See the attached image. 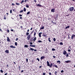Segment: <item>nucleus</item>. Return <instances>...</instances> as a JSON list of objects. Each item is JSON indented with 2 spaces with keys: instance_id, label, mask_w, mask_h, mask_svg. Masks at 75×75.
<instances>
[{
  "instance_id": "f257e3e1",
  "label": "nucleus",
  "mask_w": 75,
  "mask_h": 75,
  "mask_svg": "<svg viewBox=\"0 0 75 75\" xmlns=\"http://www.w3.org/2000/svg\"><path fill=\"white\" fill-rule=\"evenodd\" d=\"M47 66H48V67H49L50 68L52 67V63H51L50 65V63H49V62L47 61Z\"/></svg>"
},
{
  "instance_id": "f03ea898",
  "label": "nucleus",
  "mask_w": 75,
  "mask_h": 75,
  "mask_svg": "<svg viewBox=\"0 0 75 75\" xmlns=\"http://www.w3.org/2000/svg\"><path fill=\"white\" fill-rule=\"evenodd\" d=\"M74 7H71L69 8V11H74Z\"/></svg>"
},
{
  "instance_id": "7ed1b4c3",
  "label": "nucleus",
  "mask_w": 75,
  "mask_h": 75,
  "mask_svg": "<svg viewBox=\"0 0 75 75\" xmlns=\"http://www.w3.org/2000/svg\"><path fill=\"white\" fill-rule=\"evenodd\" d=\"M30 37H31V35H29L28 36V37H27V39L28 40H30Z\"/></svg>"
},
{
  "instance_id": "20e7f679",
  "label": "nucleus",
  "mask_w": 75,
  "mask_h": 75,
  "mask_svg": "<svg viewBox=\"0 0 75 75\" xmlns=\"http://www.w3.org/2000/svg\"><path fill=\"white\" fill-rule=\"evenodd\" d=\"M74 37H75V34H73L71 35V39H73L74 38Z\"/></svg>"
},
{
  "instance_id": "39448f33",
  "label": "nucleus",
  "mask_w": 75,
  "mask_h": 75,
  "mask_svg": "<svg viewBox=\"0 0 75 75\" xmlns=\"http://www.w3.org/2000/svg\"><path fill=\"white\" fill-rule=\"evenodd\" d=\"M71 62V60H67V61H65V62H66L67 63H69V62Z\"/></svg>"
},
{
  "instance_id": "423d86ee",
  "label": "nucleus",
  "mask_w": 75,
  "mask_h": 75,
  "mask_svg": "<svg viewBox=\"0 0 75 75\" xmlns=\"http://www.w3.org/2000/svg\"><path fill=\"white\" fill-rule=\"evenodd\" d=\"M63 54L64 55H66V54H67V51L65 50H64L63 52Z\"/></svg>"
},
{
  "instance_id": "0eeeda50",
  "label": "nucleus",
  "mask_w": 75,
  "mask_h": 75,
  "mask_svg": "<svg viewBox=\"0 0 75 75\" xmlns=\"http://www.w3.org/2000/svg\"><path fill=\"white\" fill-rule=\"evenodd\" d=\"M10 38L8 37H7V41H8V42H10Z\"/></svg>"
},
{
  "instance_id": "6e6552de",
  "label": "nucleus",
  "mask_w": 75,
  "mask_h": 75,
  "mask_svg": "<svg viewBox=\"0 0 75 75\" xmlns=\"http://www.w3.org/2000/svg\"><path fill=\"white\" fill-rule=\"evenodd\" d=\"M51 11L53 13H54V12H55V9H52L51 10Z\"/></svg>"
},
{
  "instance_id": "1a4fd4ad",
  "label": "nucleus",
  "mask_w": 75,
  "mask_h": 75,
  "mask_svg": "<svg viewBox=\"0 0 75 75\" xmlns=\"http://www.w3.org/2000/svg\"><path fill=\"white\" fill-rule=\"evenodd\" d=\"M37 6H39L40 7H42V5L40 4H36Z\"/></svg>"
},
{
  "instance_id": "9d476101",
  "label": "nucleus",
  "mask_w": 75,
  "mask_h": 75,
  "mask_svg": "<svg viewBox=\"0 0 75 75\" xmlns=\"http://www.w3.org/2000/svg\"><path fill=\"white\" fill-rule=\"evenodd\" d=\"M10 48H15L16 47L15 46H14L13 45H11L10 46Z\"/></svg>"
},
{
  "instance_id": "9b49d317",
  "label": "nucleus",
  "mask_w": 75,
  "mask_h": 75,
  "mask_svg": "<svg viewBox=\"0 0 75 75\" xmlns=\"http://www.w3.org/2000/svg\"><path fill=\"white\" fill-rule=\"evenodd\" d=\"M41 34H42V33L40 32L39 33V37H41Z\"/></svg>"
},
{
  "instance_id": "f8f14e48",
  "label": "nucleus",
  "mask_w": 75,
  "mask_h": 75,
  "mask_svg": "<svg viewBox=\"0 0 75 75\" xmlns=\"http://www.w3.org/2000/svg\"><path fill=\"white\" fill-rule=\"evenodd\" d=\"M5 52L6 53H7L8 54V53H9V52L8 50H6L5 51Z\"/></svg>"
},
{
  "instance_id": "ddd939ff",
  "label": "nucleus",
  "mask_w": 75,
  "mask_h": 75,
  "mask_svg": "<svg viewBox=\"0 0 75 75\" xmlns=\"http://www.w3.org/2000/svg\"><path fill=\"white\" fill-rule=\"evenodd\" d=\"M45 59V57L44 56H42L41 57V59Z\"/></svg>"
},
{
  "instance_id": "4468645a",
  "label": "nucleus",
  "mask_w": 75,
  "mask_h": 75,
  "mask_svg": "<svg viewBox=\"0 0 75 75\" xmlns=\"http://www.w3.org/2000/svg\"><path fill=\"white\" fill-rule=\"evenodd\" d=\"M30 47H35V45H30Z\"/></svg>"
},
{
  "instance_id": "2eb2a0df",
  "label": "nucleus",
  "mask_w": 75,
  "mask_h": 75,
  "mask_svg": "<svg viewBox=\"0 0 75 75\" xmlns=\"http://www.w3.org/2000/svg\"><path fill=\"white\" fill-rule=\"evenodd\" d=\"M18 68H19L18 71H20L21 70V67L20 66H19Z\"/></svg>"
},
{
  "instance_id": "dca6fc26",
  "label": "nucleus",
  "mask_w": 75,
  "mask_h": 75,
  "mask_svg": "<svg viewBox=\"0 0 75 75\" xmlns=\"http://www.w3.org/2000/svg\"><path fill=\"white\" fill-rule=\"evenodd\" d=\"M42 35V36H43V37H47V35H45V34H44V33L43 34V35Z\"/></svg>"
},
{
  "instance_id": "f3484780",
  "label": "nucleus",
  "mask_w": 75,
  "mask_h": 75,
  "mask_svg": "<svg viewBox=\"0 0 75 75\" xmlns=\"http://www.w3.org/2000/svg\"><path fill=\"white\" fill-rule=\"evenodd\" d=\"M44 28V26H42V27H41L40 28V30H43Z\"/></svg>"
},
{
  "instance_id": "a211bd4d",
  "label": "nucleus",
  "mask_w": 75,
  "mask_h": 75,
  "mask_svg": "<svg viewBox=\"0 0 75 75\" xmlns=\"http://www.w3.org/2000/svg\"><path fill=\"white\" fill-rule=\"evenodd\" d=\"M70 26H67V27H65V28L66 29H67V28H69Z\"/></svg>"
},
{
  "instance_id": "6ab92c4d",
  "label": "nucleus",
  "mask_w": 75,
  "mask_h": 75,
  "mask_svg": "<svg viewBox=\"0 0 75 75\" xmlns=\"http://www.w3.org/2000/svg\"><path fill=\"white\" fill-rule=\"evenodd\" d=\"M37 40V38L35 37L33 39V41H35V40Z\"/></svg>"
},
{
  "instance_id": "aec40b11",
  "label": "nucleus",
  "mask_w": 75,
  "mask_h": 75,
  "mask_svg": "<svg viewBox=\"0 0 75 75\" xmlns=\"http://www.w3.org/2000/svg\"><path fill=\"white\" fill-rule=\"evenodd\" d=\"M28 46L27 45H24V47L25 48H28Z\"/></svg>"
},
{
  "instance_id": "412c9836",
  "label": "nucleus",
  "mask_w": 75,
  "mask_h": 75,
  "mask_svg": "<svg viewBox=\"0 0 75 75\" xmlns=\"http://www.w3.org/2000/svg\"><path fill=\"white\" fill-rule=\"evenodd\" d=\"M53 66L55 67V68H58V66H57V65H54V66Z\"/></svg>"
},
{
  "instance_id": "4be33fe9",
  "label": "nucleus",
  "mask_w": 75,
  "mask_h": 75,
  "mask_svg": "<svg viewBox=\"0 0 75 75\" xmlns=\"http://www.w3.org/2000/svg\"><path fill=\"white\" fill-rule=\"evenodd\" d=\"M66 57H69L68 55V53H66Z\"/></svg>"
},
{
  "instance_id": "5701e85b",
  "label": "nucleus",
  "mask_w": 75,
  "mask_h": 75,
  "mask_svg": "<svg viewBox=\"0 0 75 75\" xmlns=\"http://www.w3.org/2000/svg\"><path fill=\"white\" fill-rule=\"evenodd\" d=\"M30 50H31V51H33L34 50V49L33 48H30Z\"/></svg>"
},
{
  "instance_id": "b1692460",
  "label": "nucleus",
  "mask_w": 75,
  "mask_h": 75,
  "mask_svg": "<svg viewBox=\"0 0 75 75\" xmlns=\"http://www.w3.org/2000/svg\"><path fill=\"white\" fill-rule=\"evenodd\" d=\"M26 7H27V8H29V6L28 5H27V4L26 5Z\"/></svg>"
},
{
  "instance_id": "393cba45",
  "label": "nucleus",
  "mask_w": 75,
  "mask_h": 75,
  "mask_svg": "<svg viewBox=\"0 0 75 75\" xmlns=\"http://www.w3.org/2000/svg\"><path fill=\"white\" fill-rule=\"evenodd\" d=\"M57 63H59V64H61V61H57Z\"/></svg>"
},
{
  "instance_id": "a878e982",
  "label": "nucleus",
  "mask_w": 75,
  "mask_h": 75,
  "mask_svg": "<svg viewBox=\"0 0 75 75\" xmlns=\"http://www.w3.org/2000/svg\"><path fill=\"white\" fill-rule=\"evenodd\" d=\"M29 1V0H25V3H26V2H27Z\"/></svg>"
},
{
  "instance_id": "bb28decb",
  "label": "nucleus",
  "mask_w": 75,
  "mask_h": 75,
  "mask_svg": "<svg viewBox=\"0 0 75 75\" xmlns=\"http://www.w3.org/2000/svg\"><path fill=\"white\" fill-rule=\"evenodd\" d=\"M23 11H24L25 12L26 11V9L25 8H24L23 9Z\"/></svg>"
},
{
  "instance_id": "cd10ccee",
  "label": "nucleus",
  "mask_w": 75,
  "mask_h": 75,
  "mask_svg": "<svg viewBox=\"0 0 75 75\" xmlns=\"http://www.w3.org/2000/svg\"><path fill=\"white\" fill-rule=\"evenodd\" d=\"M70 49V50H71V46H69V47L68 48V49Z\"/></svg>"
},
{
  "instance_id": "c85d7f7f",
  "label": "nucleus",
  "mask_w": 75,
  "mask_h": 75,
  "mask_svg": "<svg viewBox=\"0 0 75 75\" xmlns=\"http://www.w3.org/2000/svg\"><path fill=\"white\" fill-rule=\"evenodd\" d=\"M16 4L17 6H18V5H20V4L17 3H16Z\"/></svg>"
},
{
  "instance_id": "c756f323",
  "label": "nucleus",
  "mask_w": 75,
  "mask_h": 75,
  "mask_svg": "<svg viewBox=\"0 0 75 75\" xmlns=\"http://www.w3.org/2000/svg\"><path fill=\"white\" fill-rule=\"evenodd\" d=\"M30 12L28 11L27 13V15L30 14Z\"/></svg>"
},
{
  "instance_id": "7c9ffc66",
  "label": "nucleus",
  "mask_w": 75,
  "mask_h": 75,
  "mask_svg": "<svg viewBox=\"0 0 75 75\" xmlns=\"http://www.w3.org/2000/svg\"><path fill=\"white\" fill-rule=\"evenodd\" d=\"M29 35V33L27 32L26 33V35Z\"/></svg>"
},
{
  "instance_id": "2f4dec72",
  "label": "nucleus",
  "mask_w": 75,
  "mask_h": 75,
  "mask_svg": "<svg viewBox=\"0 0 75 75\" xmlns=\"http://www.w3.org/2000/svg\"><path fill=\"white\" fill-rule=\"evenodd\" d=\"M15 45H16V46H17V42H15Z\"/></svg>"
},
{
  "instance_id": "473e14b6",
  "label": "nucleus",
  "mask_w": 75,
  "mask_h": 75,
  "mask_svg": "<svg viewBox=\"0 0 75 75\" xmlns=\"http://www.w3.org/2000/svg\"><path fill=\"white\" fill-rule=\"evenodd\" d=\"M48 40H49V42H51V40H50V38H49Z\"/></svg>"
},
{
  "instance_id": "72a5a7b5",
  "label": "nucleus",
  "mask_w": 75,
  "mask_h": 75,
  "mask_svg": "<svg viewBox=\"0 0 75 75\" xmlns=\"http://www.w3.org/2000/svg\"><path fill=\"white\" fill-rule=\"evenodd\" d=\"M7 33H9V32H10V30H8V29H7V30L6 31Z\"/></svg>"
},
{
  "instance_id": "f704fd0d",
  "label": "nucleus",
  "mask_w": 75,
  "mask_h": 75,
  "mask_svg": "<svg viewBox=\"0 0 75 75\" xmlns=\"http://www.w3.org/2000/svg\"><path fill=\"white\" fill-rule=\"evenodd\" d=\"M24 0H22L21 2V4H22V3H24Z\"/></svg>"
},
{
  "instance_id": "c9c22d12",
  "label": "nucleus",
  "mask_w": 75,
  "mask_h": 75,
  "mask_svg": "<svg viewBox=\"0 0 75 75\" xmlns=\"http://www.w3.org/2000/svg\"><path fill=\"white\" fill-rule=\"evenodd\" d=\"M53 41H56V39H55V38H53Z\"/></svg>"
},
{
  "instance_id": "e433bc0d",
  "label": "nucleus",
  "mask_w": 75,
  "mask_h": 75,
  "mask_svg": "<svg viewBox=\"0 0 75 75\" xmlns=\"http://www.w3.org/2000/svg\"><path fill=\"white\" fill-rule=\"evenodd\" d=\"M60 45H63V43H62V42H60Z\"/></svg>"
},
{
  "instance_id": "4c0bfd02",
  "label": "nucleus",
  "mask_w": 75,
  "mask_h": 75,
  "mask_svg": "<svg viewBox=\"0 0 75 75\" xmlns=\"http://www.w3.org/2000/svg\"><path fill=\"white\" fill-rule=\"evenodd\" d=\"M0 72H1V73H3V71L2 70H0Z\"/></svg>"
},
{
  "instance_id": "58836bf2",
  "label": "nucleus",
  "mask_w": 75,
  "mask_h": 75,
  "mask_svg": "<svg viewBox=\"0 0 75 75\" xmlns=\"http://www.w3.org/2000/svg\"><path fill=\"white\" fill-rule=\"evenodd\" d=\"M57 71H55L54 72V74H55V75H57Z\"/></svg>"
},
{
  "instance_id": "ea45409f",
  "label": "nucleus",
  "mask_w": 75,
  "mask_h": 75,
  "mask_svg": "<svg viewBox=\"0 0 75 75\" xmlns=\"http://www.w3.org/2000/svg\"><path fill=\"white\" fill-rule=\"evenodd\" d=\"M42 41H41V40H38V42H42Z\"/></svg>"
},
{
  "instance_id": "a19ab883",
  "label": "nucleus",
  "mask_w": 75,
  "mask_h": 75,
  "mask_svg": "<svg viewBox=\"0 0 75 75\" xmlns=\"http://www.w3.org/2000/svg\"><path fill=\"white\" fill-rule=\"evenodd\" d=\"M3 47V45H2V44H0V47Z\"/></svg>"
},
{
  "instance_id": "79ce46f5",
  "label": "nucleus",
  "mask_w": 75,
  "mask_h": 75,
  "mask_svg": "<svg viewBox=\"0 0 75 75\" xmlns=\"http://www.w3.org/2000/svg\"><path fill=\"white\" fill-rule=\"evenodd\" d=\"M37 60H38V61H40V59L39 58H37L36 59Z\"/></svg>"
},
{
  "instance_id": "37998d69",
  "label": "nucleus",
  "mask_w": 75,
  "mask_h": 75,
  "mask_svg": "<svg viewBox=\"0 0 75 75\" xmlns=\"http://www.w3.org/2000/svg\"><path fill=\"white\" fill-rule=\"evenodd\" d=\"M22 16H23V15H22L19 14V17H22Z\"/></svg>"
},
{
  "instance_id": "c03bdc74",
  "label": "nucleus",
  "mask_w": 75,
  "mask_h": 75,
  "mask_svg": "<svg viewBox=\"0 0 75 75\" xmlns=\"http://www.w3.org/2000/svg\"><path fill=\"white\" fill-rule=\"evenodd\" d=\"M68 52H71V50L70 49H68Z\"/></svg>"
},
{
  "instance_id": "a18cd8bd",
  "label": "nucleus",
  "mask_w": 75,
  "mask_h": 75,
  "mask_svg": "<svg viewBox=\"0 0 75 75\" xmlns=\"http://www.w3.org/2000/svg\"><path fill=\"white\" fill-rule=\"evenodd\" d=\"M36 33H35V32L34 33V36H35V35H36Z\"/></svg>"
},
{
  "instance_id": "49530a36",
  "label": "nucleus",
  "mask_w": 75,
  "mask_h": 75,
  "mask_svg": "<svg viewBox=\"0 0 75 75\" xmlns=\"http://www.w3.org/2000/svg\"><path fill=\"white\" fill-rule=\"evenodd\" d=\"M52 51H55V49H54V48H52Z\"/></svg>"
},
{
  "instance_id": "de8ad7c7",
  "label": "nucleus",
  "mask_w": 75,
  "mask_h": 75,
  "mask_svg": "<svg viewBox=\"0 0 75 75\" xmlns=\"http://www.w3.org/2000/svg\"><path fill=\"white\" fill-rule=\"evenodd\" d=\"M10 13H12V10L11 9L10 11Z\"/></svg>"
},
{
  "instance_id": "09e8293b",
  "label": "nucleus",
  "mask_w": 75,
  "mask_h": 75,
  "mask_svg": "<svg viewBox=\"0 0 75 75\" xmlns=\"http://www.w3.org/2000/svg\"><path fill=\"white\" fill-rule=\"evenodd\" d=\"M11 5L12 6H15V4H14V3H12L11 4Z\"/></svg>"
},
{
  "instance_id": "8fccbe9b",
  "label": "nucleus",
  "mask_w": 75,
  "mask_h": 75,
  "mask_svg": "<svg viewBox=\"0 0 75 75\" xmlns=\"http://www.w3.org/2000/svg\"><path fill=\"white\" fill-rule=\"evenodd\" d=\"M23 10H22L20 12V13H23Z\"/></svg>"
},
{
  "instance_id": "3c124183",
  "label": "nucleus",
  "mask_w": 75,
  "mask_h": 75,
  "mask_svg": "<svg viewBox=\"0 0 75 75\" xmlns=\"http://www.w3.org/2000/svg\"><path fill=\"white\" fill-rule=\"evenodd\" d=\"M33 1L34 2H35V3H37V1L36 0H33Z\"/></svg>"
},
{
  "instance_id": "603ef678",
  "label": "nucleus",
  "mask_w": 75,
  "mask_h": 75,
  "mask_svg": "<svg viewBox=\"0 0 75 75\" xmlns=\"http://www.w3.org/2000/svg\"><path fill=\"white\" fill-rule=\"evenodd\" d=\"M61 73H63V72H64V70H62V71H61Z\"/></svg>"
},
{
  "instance_id": "864d4df0",
  "label": "nucleus",
  "mask_w": 75,
  "mask_h": 75,
  "mask_svg": "<svg viewBox=\"0 0 75 75\" xmlns=\"http://www.w3.org/2000/svg\"><path fill=\"white\" fill-rule=\"evenodd\" d=\"M4 20H6V17L5 16L4 17Z\"/></svg>"
},
{
  "instance_id": "5fc2aeb1",
  "label": "nucleus",
  "mask_w": 75,
  "mask_h": 75,
  "mask_svg": "<svg viewBox=\"0 0 75 75\" xmlns=\"http://www.w3.org/2000/svg\"><path fill=\"white\" fill-rule=\"evenodd\" d=\"M18 40V38H17L16 39V41H17Z\"/></svg>"
},
{
  "instance_id": "6e6d98bb",
  "label": "nucleus",
  "mask_w": 75,
  "mask_h": 75,
  "mask_svg": "<svg viewBox=\"0 0 75 75\" xmlns=\"http://www.w3.org/2000/svg\"><path fill=\"white\" fill-rule=\"evenodd\" d=\"M30 45H32V44H33V43L32 42H30Z\"/></svg>"
},
{
  "instance_id": "4d7b16f0",
  "label": "nucleus",
  "mask_w": 75,
  "mask_h": 75,
  "mask_svg": "<svg viewBox=\"0 0 75 75\" xmlns=\"http://www.w3.org/2000/svg\"><path fill=\"white\" fill-rule=\"evenodd\" d=\"M68 39H70V37H69V35H68Z\"/></svg>"
},
{
  "instance_id": "13d9d810",
  "label": "nucleus",
  "mask_w": 75,
  "mask_h": 75,
  "mask_svg": "<svg viewBox=\"0 0 75 75\" xmlns=\"http://www.w3.org/2000/svg\"><path fill=\"white\" fill-rule=\"evenodd\" d=\"M53 57L54 58H56V57H55L54 56H53Z\"/></svg>"
},
{
  "instance_id": "bf43d9fd",
  "label": "nucleus",
  "mask_w": 75,
  "mask_h": 75,
  "mask_svg": "<svg viewBox=\"0 0 75 75\" xmlns=\"http://www.w3.org/2000/svg\"><path fill=\"white\" fill-rule=\"evenodd\" d=\"M43 75H45V73H43Z\"/></svg>"
},
{
  "instance_id": "052dcab7",
  "label": "nucleus",
  "mask_w": 75,
  "mask_h": 75,
  "mask_svg": "<svg viewBox=\"0 0 75 75\" xmlns=\"http://www.w3.org/2000/svg\"><path fill=\"white\" fill-rule=\"evenodd\" d=\"M26 62H28V58H27L26 59Z\"/></svg>"
},
{
  "instance_id": "680f3d73",
  "label": "nucleus",
  "mask_w": 75,
  "mask_h": 75,
  "mask_svg": "<svg viewBox=\"0 0 75 75\" xmlns=\"http://www.w3.org/2000/svg\"><path fill=\"white\" fill-rule=\"evenodd\" d=\"M49 74L50 75H52V74H51V72L49 73Z\"/></svg>"
},
{
  "instance_id": "e2e57ef3",
  "label": "nucleus",
  "mask_w": 75,
  "mask_h": 75,
  "mask_svg": "<svg viewBox=\"0 0 75 75\" xmlns=\"http://www.w3.org/2000/svg\"><path fill=\"white\" fill-rule=\"evenodd\" d=\"M11 31H14V30H13V29H11Z\"/></svg>"
},
{
  "instance_id": "0e129e2a",
  "label": "nucleus",
  "mask_w": 75,
  "mask_h": 75,
  "mask_svg": "<svg viewBox=\"0 0 75 75\" xmlns=\"http://www.w3.org/2000/svg\"><path fill=\"white\" fill-rule=\"evenodd\" d=\"M30 31V30L28 29V30H27V32H29V31Z\"/></svg>"
},
{
  "instance_id": "69168bd1",
  "label": "nucleus",
  "mask_w": 75,
  "mask_h": 75,
  "mask_svg": "<svg viewBox=\"0 0 75 75\" xmlns=\"http://www.w3.org/2000/svg\"><path fill=\"white\" fill-rule=\"evenodd\" d=\"M34 51L36 52V51H37V50L36 49L34 50Z\"/></svg>"
},
{
  "instance_id": "338daca9",
  "label": "nucleus",
  "mask_w": 75,
  "mask_h": 75,
  "mask_svg": "<svg viewBox=\"0 0 75 75\" xmlns=\"http://www.w3.org/2000/svg\"><path fill=\"white\" fill-rule=\"evenodd\" d=\"M20 19H22L23 18L22 17H20Z\"/></svg>"
},
{
  "instance_id": "774afa93",
  "label": "nucleus",
  "mask_w": 75,
  "mask_h": 75,
  "mask_svg": "<svg viewBox=\"0 0 75 75\" xmlns=\"http://www.w3.org/2000/svg\"><path fill=\"white\" fill-rule=\"evenodd\" d=\"M7 75V73H6V74H4V75Z\"/></svg>"
}]
</instances>
